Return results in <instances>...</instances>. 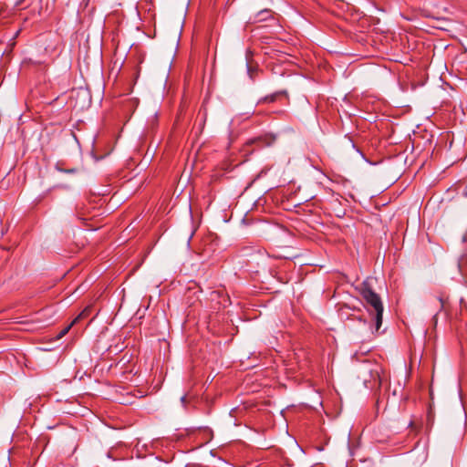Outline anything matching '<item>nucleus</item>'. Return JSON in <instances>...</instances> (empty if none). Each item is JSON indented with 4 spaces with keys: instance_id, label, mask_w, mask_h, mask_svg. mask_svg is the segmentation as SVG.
<instances>
[{
    "instance_id": "nucleus-1",
    "label": "nucleus",
    "mask_w": 467,
    "mask_h": 467,
    "mask_svg": "<svg viewBox=\"0 0 467 467\" xmlns=\"http://www.w3.org/2000/svg\"><path fill=\"white\" fill-rule=\"evenodd\" d=\"M361 296L365 301V306L370 316L374 317L375 329L379 331L382 325L383 304L378 294H376L368 285V282H364L361 286Z\"/></svg>"
},
{
    "instance_id": "nucleus-2",
    "label": "nucleus",
    "mask_w": 467,
    "mask_h": 467,
    "mask_svg": "<svg viewBox=\"0 0 467 467\" xmlns=\"http://www.w3.org/2000/svg\"><path fill=\"white\" fill-rule=\"evenodd\" d=\"M430 306L433 308V311H435V315L433 317L434 324L437 323V315L444 306V301L441 296L433 297L430 301Z\"/></svg>"
},
{
    "instance_id": "nucleus-3",
    "label": "nucleus",
    "mask_w": 467,
    "mask_h": 467,
    "mask_svg": "<svg viewBox=\"0 0 467 467\" xmlns=\"http://www.w3.org/2000/svg\"><path fill=\"white\" fill-rule=\"evenodd\" d=\"M272 16H273L272 10L265 8V9L259 11L256 14L255 21L256 22L265 21V20L269 19L270 17H272Z\"/></svg>"
},
{
    "instance_id": "nucleus-4",
    "label": "nucleus",
    "mask_w": 467,
    "mask_h": 467,
    "mask_svg": "<svg viewBox=\"0 0 467 467\" xmlns=\"http://www.w3.org/2000/svg\"><path fill=\"white\" fill-rule=\"evenodd\" d=\"M91 311L90 306H87L78 316L76 317V319L73 321V323L77 322L78 319L86 318L89 316Z\"/></svg>"
},
{
    "instance_id": "nucleus-5",
    "label": "nucleus",
    "mask_w": 467,
    "mask_h": 467,
    "mask_svg": "<svg viewBox=\"0 0 467 467\" xmlns=\"http://www.w3.org/2000/svg\"><path fill=\"white\" fill-rule=\"evenodd\" d=\"M73 324H74V323L72 322V323H71L70 325H68L67 327H65L64 329H62V330L59 332V334H58V336H57V337H58V338H61V337H63L65 335H67V332L69 331V329L71 328V327H72V325H73Z\"/></svg>"
},
{
    "instance_id": "nucleus-6",
    "label": "nucleus",
    "mask_w": 467,
    "mask_h": 467,
    "mask_svg": "<svg viewBox=\"0 0 467 467\" xmlns=\"http://www.w3.org/2000/svg\"><path fill=\"white\" fill-rule=\"evenodd\" d=\"M57 169L61 171V172H66V173H75L77 171L76 169H61L59 168L58 166H57Z\"/></svg>"
},
{
    "instance_id": "nucleus-7",
    "label": "nucleus",
    "mask_w": 467,
    "mask_h": 467,
    "mask_svg": "<svg viewBox=\"0 0 467 467\" xmlns=\"http://www.w3.org/2000/svg\"><path fill=\"white\" fill-rule=\"evenodd\" d=\"M185 400H186V397H185V396L182 397V403H184V402H185Z\"/></svg>"
}]
</instances>
